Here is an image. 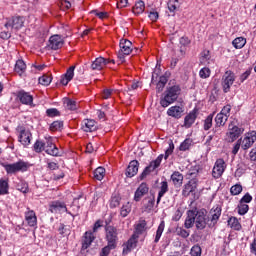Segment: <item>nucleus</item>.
I'll use <instances>...</instances> for the list:
<instances>
[{
  "label": "nucleus",
  "instance_id": "1",
  "mask_svg": "<svg viewBox=\"0 0 256 256\" xmlns=\"http://www.w3.org/2000/svg\"><path fill=\"white\" fill-rule=\"evenodd\" d=\"M173 151H175V144L171 142L168 149L165 151V155L160 154L155 160L151 161L150 164L143 170V172L140 174V181H143V179H145L147 175L153 173L155 169L160 167L161 161H163V157L165 161H167V159H169V156L173 155Z\"/></svg>",
  "mask_w": 256,
  "mask_h": 256
},
{
  "label": "nucleus",
  "instance_id": "2",
  "mask_svg": "<svg viewBox=\"0 0 256 256\" xmlns=\"http://www.w3.org/2000/svg\"><path fill=\"white\" fill-rule=\"evenodd\" d=\"M179 95H181V87L178 85L168 87L163 97L160 98L161 107L167 108L169 105H173L179 99Z\"/></svg>",
  "mask_w": 256,
  "mask_h": 256
},
{
  "label": "nucleus",
  "instance_id": "3",
  "mask_svg": "<svg viewBox=\"0 0 256 256\" xmlns=\"http://www.w3.org/2000/svg\"><path fill=\"white\" fill-rule=\"evenodd\" d=\"M1 167H3L7 173V175H15L16 173H25L29 171V162H25L24 160H19L15 163L9 164L7 162H1Z\"/></svg>",
  "mask_w": 256,
  "mask_h": 256
},
{
  "label": "nucleus",
  "instance_id": "4",
  "mask_svg": "<svg viewBox=\"0 0 256 256\" xmlns=\"http://www.w3.org/2000/svg\"><path fill=\"white\" fill-rule=\"evenodd\" d=\"M107 245L117 249L119 243V229L113 225L106 224L104 227Z\"/></svg>",
  "mask_w": 256,
  "mask_h": 256
},
{
  "label": "nucleus",
  "instance_id": "5",
  "mask_svg": "<svg viewBox=\"0 0 256 256\" xmlns=\"http://www.w3.org/2000/svg\"><path fill=\"white\" fill-rule=\"evenodd\" d=\"M120 50L117 53L118 65L125 63V57L131 55L133 51V43L127 39H121L119 44Z\"/></svg>",
  "mask_w": 256,
  "mask_h": 256
},
{
  "label": "nucleus",
  "instance_id": "6",
  "mask_svg": "<svg viewBox=\"0 0 256 256\" xmlns=\"http://www.w3.org/2000/svg\"><path fill=\"white\" fill-rule=\"evenodd\" d=\"M194 219L198 231H203V229L209 225V218L207 216V210L205 209L197 210V208H194Z\"/></svg>",
  "mask_w": 256,
  "mask_h": 256
},
{
  "label": "nucleus",
  "instance_id": "7",
  "mask_svg": "<svg viewBox=\"0 0 256 256\" xmlns=\"http://www.w3.org/2000/svg\"><path fill=\"white\" fill-rule=\"evenodd\" d=\"M244 131L245 129L237 126V120H233L232 122H230V124L228 125V132L226 134L228 137L229 143H233L237 141V138L241 137Z\"/></svg>",
  "mask_w": 256,
  "mask_h": 256
},
{
  "label": "nucleus",
  "instance_id": "8",
  "mask_svg": "<svg viewBox=\"0 0 256 256\" xmlns=\"http://www.w3.org/2000/svg\"><path fill=\"white\" fill-rule=\"evenodd\" d=\"M49 211L55 215H62V213H67L68 215H71V217H75L73 213L67 209V204L61 200L52 201L49 205Z\"/></svg>",
  "mask_w": 256,
  "mask_h": 256
},
{
  "label": "nucleus",
  "instance_id": "9",
  "mask_svg": "<svg viewBox=\"0 0 256 256\" xmlns=\"http://www.w3.org/2000/svg\"><path fill=\"white\" fill-rule=\"evenodd\" d=\"M235 83V73L231 70H227L222 76L221 86L224 93H229L231 87Z\"/></svg>",
  "mask_w": 256,
  "mask_h": 256
},
{
  "label": "nucleus",
  "instance_id": "10",
  "mask_svg": "<svg viewBox=\"0 0 256 256\" xmlns=\"http://www.w3.org/2000/svg\"><path fill=\"white\" fill-rule=\"evenodd\" d=\"M16 99L22 105H27L28 107H35V103H33L34 97L31 92H27L25 90H19L16 93Z\"/></svg>",
  "mask_w": 256,
  "mask_h": 256
},
{
  "label": "nucleus",
  "instance_id": "11",
  "mask_svg": "<svg viewBox=\"0 0 256 256\" xmlns=\"http://www.w3.org/2000/svg\"><path fill=\"white\" fill-rule=\"evenodd\" d=\"M16 131H18L19 133V143H21L24 147H28V145H31V137H33L31 131L25 129V127L21 125L16 128Z\"/></svg>",
  "mask_w": 256,
  "mask_h": 256
},
{
  "label": "nucleus",
  "instance_id": "12",
  "mask_svg": "<svg viewBox=\"0 0 256 256\" xmlns=\"http://www.w3.org/2000/svg\"><path fill=\"white\" fill-rule=\"evenodd\" d=\"M241 139V143H242V150L243 151H249V149H251V147H253V145H255L256 142V131L252 130L247 132L243 138Z\"/></svg>",
  "mask_w": 256,
  "mask_h": 256
},
{
  "label": "nucleus",
  "instance_id": "13",
  "mask_svg": "<svg viewBox=\"0 0 256 256\" xmlns=\"http://www.w3.org/2000/svg\"><path fill=\"white\" fill-rule=\"evenodd\" d=\"M225 169H227V164L223 158H218L214 164L212 169V177L214 179H221L223 174L225 173Z\"/></svg>",
  "mask_w": 256,
  "mask_h": 256
},
{
  "label": "nucleus",
  "instance_id": "14",
  "mask_svg": "<svg viewBox=\"0 0 256 256\" xmlns=\"http://www.w3.org/2000/svg\"><path fill=\"white\" fill-rule=\"evenodd\" d=\"M198 185L199 181L197 178H191L186 184L183 185L182 196L189 197L190 195H195Z\"/></svg>",
  "mask_w": 256,
  "mask_h": 256
},
{
  "label": "nucleus",
  "instance_id": "15",
  "mask_svg": "<svg viewBox=\"0 0 256 256\" xmlns=\"http://www.w3.org/2000/svg\"><path fill=\"white\" fill-rule=\"evenodd\" d=\"M23 25H25V18L23 16H13L12 18L7 19V22L4 24L6 29L12 28L15 31H19V29H23Z\"/></svg>",
  "mask_w": 256,
  "mask_h": 256
},
{
  "label": "nucleus",
  "instance_id": "16",
  "mask_svg": "<svg viewBox=\"0 0 256 256\" xmlns=\"http://www.w3.org/2000/svg\"><path fill=\"white\" fill-rule=\"evenodd\" d=\"M221 217V207L216 206L213 207L208 215V227L210 229H213V227H215L219 221Z\"/></svg>",
  "mask_w": 256,
  "mask_h": 256
},
{
  "label": "nucleus",
  "instance_id": "17",
  "mask_svg": "<svg viewBox=\"0 0 256 256\" xmlns=\"http://www.w3.org/2000/svg\"><path fill=\"white\" fill-rule=\"evenodd\" d=\"M229 120V118H227V116L218 113L215 118V125L212 128V131L216 134V135H221V133H223V130H221V127H225V124L227 123V121Z\"/></svg>",
  "mask_w": 256,
  "mask_h": 256
},
{
  "label": "nucleus",
  "instance_id": "18",
  "mask_svg": "<svg viewBox=\"0 0 256 256\" xmlns=\"http://www.w3.org/2000/svg\"><path fill=\"white\" fill-rule=\"evenodd\" d=\"M139 236L137 234H133L127 242L123 244V250H122V255H129L133 249L137 247V243Z\"/></svg>",
  "mask_w": 256,
  "mask_h": 256
},
{
  "label": "nucleus",
  "instance_id": "19",
  "mask_svg": "<svg viewBox=\"0 0 256 256\" xmlns=\"http://www.w3.org/2000/svg\"><path fill=\"white\" fill-rule=\"evenodd\" d=\"M44 151L47 155H51L52 157H61V154H59V148L55 145V142H53V138L51 137L46 138V147Z\"/></svg>",
  "mask_w": 256,
  "mask_h": 256
},
{
  "label": "nucleus",
  "instance_id": "20",
  "mask_svg": "<svg viewBox=\"0 0 256 256\" xmlns=\"http://www.w3.org/2000/svg\"><path fill=\"white\" fill-rule=\"evenodd\" d=\"M199 116V109L194 108L190 111L184 118V127L186 129H191L195 121H197V117Z\"/></svg>",
  "mask_w": 256,
  "mask_h": 256
},
{
  "label": "nucleus",
  "instance_id": "21",
  "mask_svg": "<svg viewBox=\"0 0 256 256\" xmlns=\"http://www.w3.org/2000/svg\"><path fill=\"white\" fill-rule=\"evenodd\" d=\"M147 193H149V185L142 182L134 193V201L138 203V201H141V198L145 197Z\"/></svg>",
  "mask_w": 256,
  "mask_h": 256
},
{
  "label": "nucleus",
  "instance_id": "22",
  "mask_svg": "<svg viewBox=\"0 0 256 256\" xmlns=\"http://www.w3.org/2000/svg\"><path fill=\"white\" fill-rule=\"evenodd\" d=\"M107 65H109V59L100 56L92 62L91 69L92 71H102Z\"/></svg>",
  "mask_w": 256,
  "mask_h": 256
},
{
  "label": "nucleus",
  "instance_id": "23",
  "mask_svg": "<svg viewBox=\"0 0 256 256\" xmlns=\"http://www.w3.org/2000/svg\"><path fill=\"white\" fill-rule=\"evenodd\" d=\"M81 129L85 133H93V131H97V122L93 119H84L81 123Z\"/></svg>",
  "mask_w": 256,
  "mask_h": 256
},
{
  "label": "nucleus",
  "instance_id": "24",
  "mask_svg": "<svg viewBox=\"0 0 256 256\" xmlns=\"http://www.w3.org/2000/svg\"><path fill=\"white\" fill-rule=\"evenodd\" d=\"M95 241V234L92 231H86L82 237V250L85 251L91 247V244Z\"/></svg>",
  "mask_w": 256,
  "mask_h": 256
},
{
  "label": "nucleus",
  "instance_id": "25",
  "mask_svg": "<svg viewBox=\"0 0 256 256\" xmlns=\"http://www.w3.org/2000/svg\"><path fill=\"white\" fill-rule=\"evenodd\" d=\"M65 42L63 41V38H61L60 35H53L49 39V47L50 49H53V51H57V49H61L63 47V44Z\"/></svg>",
  "mask_w": 256,
  "mask_h": 256
},
{
  "label": "nucleus",
  "instance_id": "26",
  "mask_svg": "<svg viewBox=\"0 0 256 256\" xmlns=\"http://www.w3.org/2000/svg\"><path fill=\"white\" fill-rule=\"evenodd\" d=\"M137 173H139V161L137 160H132L127 169H126V177H135V175H137Z\"/></svg>",
  "mask_w": 256,
  "mask_h": 256
},
{
  "label": "nucleus",
  "instance_id": "27",
  "mask_svg": "<svg viewBox=\"0 0 256 256\" xmlns=\"http://www.w3.org/2000/svg\"><path fill=\"white\" fill-rule=\"evenodd\" d=\"M25 221L29 227H37V214L35 211L30 210L25 212Z\"/></svg>",
  "mask_w": 256,
  "mask_h": 256
},
{
  "label": "nucleus",
  "instance_id": "28",
  "mask_svg": "<svg viewBox=\"0 0 256 256\" xmlns=\"http://www.w3.org/2000/svg\"><path fill=\"white\" fill-rule=\"evenodd\" d=\"M185 110L181 106H172L167 110V116L174 119H181Z\"/></svg>",
  "mask_w": 256,
  "mask_h": 256
},
{
  "label": "nucleus",
  "instance_id": "29",
  "mask_svg": "<svg viewBox=\"0 0 256 256\" xmlns=\"http://www.w3.org/2000/svg\"><path fill=\"white\" fill-rule=\"evenodd\" d=\"M184 179L185 177L179 171H174L170 176V181H172L174 187H177V188L183 186Z\"/></svg>",
  "mask_w": 256,
  "mask_h": 256
},
{
  "label": "nucleus",
  "instance_id": "30",
  "mask_svg": "<svg viewBox=\"0 0 256 256\" xmlns=\"http://www.w3.org/2000/svg\"><path fill=\"white\" fill-rule=\"evenodd\" d=\"M159 192H158V197H157V205H159L161 203V199H163V197H165V194L169 192V183L167 182V180H164L160 183V188H159Z\"/></svg>",
  "mask_w": 256,
  "mask_h": 256
},
{
  "label": "nucleus",
  "instance_id": "31",
  "mask_svg": "<svg viewBox=\"0 0 256 256\" xmlns=\"http://www.w3.org/2000/svg\"><path fill=\"white\" fill-rule=\"evenodd\" d=\"M193 225H195V211L194 209L187 211V217L184 222L185 229H192Z\"/></svg>",
  "mask_w": 256,
  "mask_h": 256
},
{
  "label": "nucleus",
  "instance_id": "32",
  "mask_svg": "<svg viewBox=\"0 0 256 256\" xmlns=\"http://www.w3.org/2000/svg\"><path fill=\"white\" fill-rule=\"evenodd\" d=\"M14 71L20 76L23 75L25 71H27V64H25V61H23V59H19L16 61Z\"/></svg>",
  "mask_w": 256,
  "mask_h": 256
},
{
  "label": "nucleus",
  "instance_id": "33",
  "mask_svg": "<svg viewBox=\"0 0 256 256\" xmlns=\"http://www.w3.org/2000/svg\"><path fill=\"white\" fill-rule=\"evenodd\" d=\"M63 103L65 106V109H68V111H77V109H79V106L77 105V101L72 100L71 98H64Z\"/></svg>",
  "mask_w": 256,
  "mask_h": 256
},
{
  "label": "nucleus",
  "instance_id": "34",
  "mask_svg": "<svg viewBox=\"0 0 256 256\" xmlns=\"http://www.w3.org/2000/svg\"><path fill=\"white\" fill-rule=\"evenodd\" d=\"M46 145H47V138H45V141L38 139L35 141L33 145V151H35V153H43V151H45Z\"/></svg>",
  "mask_w": 256,
  "mask_h": 256
},
{
  "label": "nucleus",
  "instance_id": "35",
  "mask_svg": "<svg viewBox=\"0 0 256 256\" xmlns=\"http://www.w3.org/2000/svg\"><path fill=\"white\" fill-rule=\"evenodd\" d=\"M228 225L234 231H241V229H243V227L241 226V222H239V219H237V217H230L228 219Z\"/></svg>",
  "mask_w": 256,
  "mask_h": 256
},
{
  "label": "nucleus",
  "instance_id": "36",
  "mask_svg": "<svg viewBox=\"0 0 256 256\" xmlns=\"http://www.w3.org/2000/svg\"><path fill=\"white\" fill-rule=\"evenodd\" d=\"M134 15H141L145 12V2L140 0L135 3L134 7L132 8Z\"/></svg>",
  "mask_w": 256,
  "mask_h": 256
},
{
  "label": "nucleus",
  "instance_id": "37",
  "mask_svg": "<svg viewBox=\"0 0 256 256\" xmlns=\"http://www.w3.org/2000/svg\"><path fill=\"white\" fill-rule=\"evenodd\" d=\"M9 195V179H0V196Z\"/></svg>",
  "mask_w": 256,
  "mask_h": 256
},
{
  "label": "nucleus",
  "instance_id": "38",
  "mask_svg": "<svg viewBox=\"0 0 256 256\" xmlns=\"http://www.w3.org/2000/svg\"><path fill=\"white\" fill-rule=\"evenodd\" d=\"M213 117H215V112L209 114L203 121L204 131H209L213 127Z\"/></svg>",
  "mask_w": 256,
  "mask_h": 256
},
{
  "label": "nucleus",
  "instance_id": "39",
  "mask_svg": "<svg viewBox=\"0 0 256 256\" xmlns=\"http://www.w3.org/2000/svg\"><path fill=\"white\" fill-rule=\"evenodd\" d=\"M232 45L235 49H243L247 45V39L243 37H237L232 41Z\"/></svg>",
  "mask_w": 256,
  "mask_h": 256
},
{
  "label": "nucleus",
  "instance_id": "40",
  "mask_svg": "<svg viewBox=\"0 0 256 256\" xmlns=\"http://www.w3.org/2000/svg\"><path fill=\"white\" fill-rule=\"evenodd\" d=\"M147 231V221L140 220L139 223L135 227L136 235H143Z\"/></svg>",
  "mask_w": 256,
  "mask_h": 256
},
{
  "label": "nucleus",
  "instance_id": "41",
  "mask_svg": "<svg viewBox=\"0 0 256 256\" xmlns=\"http://www.w3.org/2000/svg\"><path fill=\"white\" fill-rule=\"evenodd\" d=\"M165 231V221H161L155 235L154 243H159L163 232Z\"/></svg>",
  "mask_w": 256,
  "mask_h": 256
},
{
  "label": "nucleus",
  "instance_id": "42",
  "mask_svg": "<svg viewBox=\"0 0 256 256\" xmlns=\"http://www.w3.org/2000/svg\"><path fill=\"white\" fill-rule=\"evenodd\" d=\"M193 145V139L186 138L179 146V151H189Z\"/></svg>",
  "mask_w": 256,
  "mask_h": 256
},
{
  "label": "nucleus",
  "instance_id": "43",
  "mask_svg": "<svg viewBox=\"0 0 256 256\" xmlns=\"http://www.w3.org/2000/svg\"><path fill=\"white\" fill-rule=\"evenodd\" d=\"M175 233L176 235H178V237H181L182 239H187V237L191 235V232L189 230H186L183 227H179V226L176 227Z\"/></svg>",
  "mask_w": 256,
  "mask_h": 256
},
{
  "label": "nucleus",
  "instance_id": "44",
  "mask_svg": "<svg viewBox=\"0 0 256 256\" xmlns=\"http://www.w3.org/2000/svg\"><path fill=\"white\" fill-rule=\"evenodd\" d=\"M105 177V168L98 167L94 171V179H97V181H103Z\"/></svg>",
  "mask_w": 256,
  "mask_h": 256
},
{
  "label": "nucleus",
  "instance_id": "45",
  "mask_svg": "<svg viewBox=\"0 0 256 256\" xmlns=\"http://www.w3.org/2000/svg\"><path fill=\"white\" fill-rule=\"evenodd\" d=\"M209 59H211V52L209 50H204L201 53L200 63H202V65H207L209 64Z\"/></svg>",
  "mask_w": 256,
  "mask_h": 256
},
{
  "label": "nucleus",
  "instance_id": "46",
  "mask_svg": "<svg viewBox=\"0 0 256 256\" xmlns=\"http://www.w3.org/2000/svg\"><path fill=\"white\" fill-rule=\"evenodd\" d=\"M129 213H131V203L127 202L121 207L120 215L121 217L125 218L127 215H129Z\"/></svg>",
  "mask_w": 256,
  "mask_h": 256
},
{
  "label": "nucleus",
  "instance_id": "47",
  "mask_svg": "<svg viewBox=\"0 0 256 256\" xmlns=\"http://www.w3.org/2000/svg\"><path fill=\"white\" fill-rule=\"evenodd\" d=\"M52 78L51 76L44 74L38 79L40 85H44L45 87L51 85Z\"/></svg>",
  "mask_w": 256,
  "mask_h": 256
},
{
  "label": "nucleus",
  "instance_id": "48",
  "mask_svg": "<svg viewBox=\"0 0 256 256\" xmlns=\"http://www.w3.org/2000/svg\"><path fill=\"white\" fill-rule=\"evenodd\" d=\"M17 190L20 191L21 193H29V184L23 180H21L17 184Z\"/></svg>",
  "mask_w": 256,
  "mask_h": 256
},
{
  "label": "nucleus",
  "instance_id": "49",
  "mask_svg": "<svg viewBox=\"0 0 256 256\" xmlns=\"http://www.w3.org/2000/svg\"><path fill=\"white\" fill-rule=\"evenodd\" d=\"M63 129V121L57 120L51 123L50 125V131H61Z\"/></svg>",
  "mask_w": 256,
  "mask_h": 256
},
{
  "label": "nucleus",
  "instance_id": "50",
  "mask_svg": "<svg viewBox=\"0 0 256 256\" xmlns=\"http://www.w3.org/2000/svg\"><path fill=\"white\" fill-rule=\"evenodd\" d=\"M242 192H243V186H242L241 184L233 185V186L230 188V193H231V195H233V196L241 195Z\"/></svg>",
  "mask_w": 256,
  "mask_h": 256
},
{
  "label": "nucleus",
  "instance_id": "51",
  "mask_svg": "<svg viewBox=\"0 0 256 256\" xmlns=\"http://www.w3.org/2000/svg\"><path fill=\"white\" fill-rule=\"evenodd\" d=\"M200 79H209L211 77V69L204 67L199 71Z\"/></svg>",
  "mask_w": 256,
  "mask_h": 256
},
{
  "label": "nucleus",
  "instance_id": "52",
  "mask_svg": "<svg viewBox=\"0 0 256 256\" xmlns=\"http://www.w3.org/2000/svg\"><path fill=\"white\" fill-rule=\"evenodd\" d=\"M202 253H203V250L201 249V246L199 244L192 246L190 250L191 256H201Z\"/></svg>",
  "mask_w": 256,
  "mask_h": 256
},
{
  "label": "nucleus",
  "instance_id": "53",
  "mask_svg": "<svg viewBox=\"0 0 256 256\" xmlns=\"http://www.w3.org/2000/svg\"><path fill=\"white\" fill-rule=\"evenodd\" d=\"M237 209L240 215H247V213L249 212V205L239 202Z\"/></svg>",
  "mask_w": 256,
  "mask_h": 256
},
{
  "label": "nucleus",
  "instance_id": "54",
  "mask_svg": "<svg viewBox=\"0 0 256 256\" xmlns=\"http://www.w3.org/2000/svg\"><path fill=\"white\" fill-rule=\"evenodd\" d=\"M121 205V198L114 196L110 200V209H116V207H119Z\"/></svg>",
  "mask_w": 256,
  "mask_h": 256
},
{
  "label": "nucleus",
  "instance_id": "55",
  "mask_svg": "<svg viewBox=\"0 0 256 256\" xmlns=\"http://www.w3.org/2000/svg\"><path fill=\"white\" fill-rule=\"evenodd\" d=\"M177 5H179V0H169L168 9L170 13H175V11H177Z\"/></svg>",
  "mask_w": 256,
  "mask_h": 256
},
{
  "label": "nucleus",
  "instance_id": "56",
  "mask_svg": "<svg viewBox=\"0 0 256 256\" xmlns=\"http://www.w3.org/2000/svg\"><path fill=\"white\" fill-rule=\"evenodd\" d=\"M113 249H115L113 248V246L106 245L101 249L99 256H109L111 254V251H113Z\"/></svg>",
  "mask_w": 256,
  "mask_h": 256
},
{
  "label": "nucleus",
  "instance_id": "57",
  "mask_svg": "<svg viewBox=\"0 0 256 256\" xmlns=\"http://www.w3.org/2000/svg\"><path fill=\"white\" fill-rule=\"evenodd\" d=\"M46 115L47 117H59L61 113L59 112V110H57V108H49L46 110Z\"/></svg>",
  "mask_w": 256,
  "mask_h": 256
},
{
  "label": "nucleus",
  "instance_id": "58",
  "mask_svg": "<svg viewBox=\"0 0 256 256\" xmlns=\"http://www.w3.org/2000/svg\"><path fill=\"white\" fill-rule=\"evenodd\" d=\"M219 113L229 118L231 116V104L225 105Z\"/></svg>",
  "mask_w": 256,
  "mask_h": 256
},
{
  "label": "nucleus",
  "instance_id": "59",
  "mask_svg": "<svg viewBox=\"0 0 256 256\" xmlns=\"http://www.w3.org/2000/svg\"><path fill=\"white\" fill-rule=\"evenodd\" d=\"M64 77H66L68 80L72 81L73 77H75V66H71L66 73L64 74Z\"/></svg>",
  "mask_w": 256,
  "mask_h": 256
},
{
  "label": "nucleus",
  "instance_id": "60",
  "mask_svg": "<svg viewBox=\"0 0 256 256\" xmlns=\"http://www.w3.org/2000/svg\"><path fill=\"white\" fill-rule=\"evenodd\" d=\"M251 201H253V196H251V194H249V192H247L239 201V203L245 204L246 203H251Z\"/></svg>",
  "mask_w": 256,
  "mask_h": 256
},
{
  "label": "nucleus",
  "instance_id": "61",
  "mask_svg": "<svg viewBox=\"0 0 256 256\" xmlns=\"http://www.w3.org/2000/svg\"><path fill=\"white\" fill-rule=\"evenodd\" d=\"M182 217H183V210H181V208H177V210L175 211L172 217V221H180Z\"/></svg>",
  "mask_w": 256,
  "mask_h": 256
},
{
  "label": "nucleus",
  "instance_id": "62",
  "mask_svg": "<svg viewBox=\"0 0 256 256\" xmlns=\"http://www.w3.org/2000/svg\"><path fill=\"white\" fill-rule=\"evenodd\" d=\"M153 207H155V196H153L150 200H148L145 205L146 211H153Z\"/></svg>",
  "mask_w": 256,
  "mask_h": 256
},
{
  "label": "nucleus",
  "instance_id": "63",
  "mask_svg": "<svg viewBox=\"0 0 256 256\" xmlns=\"http://www.w3.org/2000/svg\"><path fill=\"white\" fill-rule=\"evenodd\" d=\"M249 159L252 162L256 161V144H255V146L249 152Z\"/></svg>",
  "mask_w": 256,
  "mask_h": 256
},
{
  "label": "nucleus",
  "instance_id": "64",
  "mask_svg": "<svg viewBox=\"0 0 256 256\" xmlns=\"http://www.w3.org/2000/svg\"><path fill=\"white\" fill-rule=\"evenodd\" d=\"M250 253L256 256V237L250 243Z\"/></svg>",
  "mask_w": 256,
  "mask_h": 256
}]
</instances>
